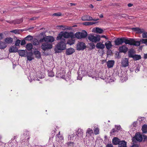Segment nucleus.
<instances>
[{
  "label": "nucleus",
  "mask_w": 147,
  "mask_h": 147,
  "mask_svg": "<svg viewBox=\"0 0 147 147\" xmlns=\"http://www.w3.org/2000/svg\"><path fill=\"white\" fill-rule=\"evenodd\" d=\"M70 34L69 38H71V40H74V41L75 40L76 37L75 35H74L73 33L72 32H70Z\"/></svg>",
  "instance_id": "c9c22d12"
},
{
  "label": "nucleus",
  "mask_w": 147,
  "mask_h": 147,
  "mask_svg": "<svg viewBox=\"0 0 147 147\" xmlns=\"http://www.w3.org/2000/svg\"><path fill=\"white\" fill-rule=\"evenodd\" d=\"M45 42H52L55 40L54 38L52 36H46L45 37Z\"/></svg>",
  "instance_id": "1a4fd4ad"
},
{
  "label": "nucleus",
  "mask_w": 147,
  "mask_h": 147,
  "mask_svg": "<svg viewBox=\"0 0 147 147\" xmlns=\"http://www.w3.org/2000/svg\"><path fill=\"white\" fill-rule=\"evenodd\" d=\"M93 133V130L90 128H88L86 131V134H88L89 135H91Z\"/></svg>",
  "instance_id": "79ce46f5"
},
{
  "label": "nucleus",
  "mask_w": 147,
  "mask_h": 147,
  "mask_svg": "<svg viewBox=\"0 0 147 147\" xmlns=\"http://www.w3.org/2000/svg\"><path fill=\"white\" fill-rule=\"evenodd\" d=\"M120 141V140L117 137L114 138L112 140V143L114 145H118Z\"/></svg>",
  "instance_id": "a211bd4d"
},
{
  "label": "nucleus",
  "mask_w": 147,
  "mask_h": 147,
  "mask_svg": "<svg viewBox=\"0 0 147 147\" xmlns=\"http://www.w3.org/2000/svg\"><path fill=\"white\" fill-rule=\"evenodd\" d=\"M128 50V48L125 45H123L119 47V50L120 53H126Z\"/></svg>",
  "instance_id": "6e6552de"
},
{
  "label": "nucleus",
  "mask_w": 147,
  "mask_h": 147,
  "mask_svg": "<svg viewBox=\"0 0 147 147\" xmlns=\"http://www.w3.org/2000/svg\"><path fill=\"white\" fill-rule=\"evenodd\" d=\"M63 41L58 43L55 49L56 53H59L61 51L66 49V44Z\"/></svg>",
  "instance_id": "f03ea898"
},
{
  "label": "nucleus",
  "mask_w": 147,
  "mask_h": 147,
  "mask_svg": "<svg viewBox=\"0 0 147 147\" xmlns=\"http://www.w3.org/2000/svg\"><path fill=\"white\" fill-rule=\"evenodd\" d=\"M132 30L137 32L138 33H142L141 30L138 28H131Z\"/></svg>",
  "instance_id": "72a5a7b5"
},
{
  "label": "nucleus",
  "mask_w": 147,
  "mask_h": 147,
  "mask_svg": "<svg viewBox=\"0 0 147 147\" xmlns=\"http://www.w3.org/2000/svg\"><path fill=\"white\" fill-rule=\"evenodd\" d=\"M131 147H138V145L137 144H134Z\"/></svg>",
  "instance_id": "338daca9"
},
{
  "label": "nucleus",
  "mask_w": 147,
  "mask_h": 147,
  "mask_svg": "<svg viewBox=\"0 0 147 147\" xmlns=\"http://www.w3.org/2000/svg\"><path fill=\"white\" fill-rule=\"evenodd\" d=\"M144 58L145 59H147V53L144 54Z\"/></svg>",
  "instance_id": "774afa93"
},
{
  "label": "nucleus",
  "mask_w": 147,
  "mask_h": 147,
  "mask_svg": "<svg viewBox=\"0 0 147 147\" xmlns=\"http://www.w3.org/2000/svg\"><path fill=\"white\" fill-rule=\"evenodd\" d=\"M27 58L28 60L30 61L33 59V58L32 57V56H27Z\"/></svg>",
  "instance_id": "4d7b16f0"
},
{
  "label": "nucleus",
  "mask_w": 147,
  "mask_h": 147,
  "mask_svg": "<svg viewBox=\"0 0 147 147\" xmlns=\"http://www.w3.org/2000/svg\"><path fill=\"white\" fill-rule=\"evenodd\" d=\"M76 38L78 39H81L80 32H77L75 34Z\"/></svg>",
  "instance_id": "4c0bfd02"
},
{
  "label": "nucleus",
  "mask_w": 147,
  "mask_h": 147,
  "mask_svg": "<svg viewBox=\"0 0 147 147\" xmlns=\"http://www.w3.org/2000/svg\"><path fill=\"white\" fill-rule=\"evenodd\" d=\"M68 146H74V142H68L66 143Z\"/></svg>",
  "instance_id": "a19ab883"
},
{
  "label": "nucleus",
  "mask_w": 147,
  "mask_h": 147,
  "mask_svg": "<svg viewBox=\"0 0 147 147\" xmlns=\"http://www.w3.org/2000/svg\"><path fill=\"white\" fill-rule=\"evenodd\" d=\"M18 53L20 56L22 57H26L27 54V50H20L19 51Z\"/></svg>",
  "instance_id": "2eb2a0df"
},
{
  "label": "nucleus",
  "mask_w": 147,
  "mask_h": 147,
  "mask_svg": "<svg viewBox=\"0 0 147 147\" xmlns=\"http://www.w3.org/2000/svg\"><path fill=\"white\" fill-rule=\"evenodd\" d=\"M96 23V22H85L83 23V24L85 26H90V25H92L93 24H94Z\"/></svg>",
  "instance_id": "f704fd0d"
},
{
  "label": "nucleus",
  "mask_w": 147,
  "mask_h": 147,
  "mask_svg": "<svg viewBox=\"0 0 147 147\" xmlns=\"http://www.w3.org/2000/svg\"><path fill=\"white\" fill-rule=\"evenodd\" d=\"M20 42V40L18 39L16 41L15 45L16 46H18L19 45Z\"/></svg>",
  "instance_id": "3c124183"
},
{
  "label": "nucleus",
  "mask_w": 147,
  "mask_h": 147,
  "mask_svg": "<svg viewBox=\"0 0 147 147\" xmlns=\"http://www.w3.org/2000/svg\"><path fill=\"white\" fill-rule=\"evenodd\" d=\"M86 47L85 44L83 42H78L77 44L76 49L77 50H83Z\"/></svg>",
  "instance_id": "423d86ee"
},
{
  "label": "nucleus",
  "mask_w": 147,
  "mask_h": 147,
  "mask_svg": "<svg viewBox=\"0 0 147 147\" xmlns=\"http://www.w3.org/2000/svg\"><path fill=\"white\" fill-rule=\"evenodd\" d=\"M96 48L99 49H103L105 48V45L101 42H98L96 45Z\"/></svg>",
  "instance_id": "4468645a"
},
{
  "label": "nucleus",
  "mask_w": 147,
  "mask_h": 147,
  "mask_svg": "<svg viewBox=\"0 0 147 147\" xmlns=\"http://www.w3.org/2000/svg\"><path fill=\"white\" fill-rule=\"evenodd\" d=\"M22 31V30H15L11 31V32L16 34H20Z\"/></svg>",
  "instance_id": "7c9ffc66"
},
{
  "label": "nucleus",
  "mask_w": 147,
  "mask_h": 147,
  "mask_svg": "<svg viewBox=\"0 0 147 147\" xmlns=\"http://www.w3.org/2000/svg\"><path fill=\"white\" fill-rule=\"evenodd\" d=\"M52 44L46 42L43 43L41 46V49L44 51L52 49Z\"/></svg>",
  "instance_id": "39448f33"
},
{
  "label": "nucleus",
  "mask_w": 147,
  "mask_h": 147,
  "mask_svg": "<svg viewBox=\"0 0 147 147\" xmlns=\"http://www.w3.org/2000/svg\"><path fill=\"white\" fill-rule=\"evenodd\" d=\"M39 43H42L44 42H45V37H43V38L40 39L39 40Z\"/></svg>",
  "instance_id": "603ef678"
},
{
  "label": "nucleus",
  "mask_w": 147,
  "mask_h": 147,
  "mask_svg": "<svg viewBox=\"0 0 147 147\" xmlns=\"http://www.w3.org/2000/svg\"><path fill=\"white\" fill-rule=\"evenodd\" d=\"M142 36L143 38H147V32H144L143 33Z\"/></svg>",
  "instance_id": "6e6d98bb"
},
{
  "label": "nucleus",
  "mask_w": 147,
  "mask_h": 147,
  "mask_svg": "<svg viewBox=\"0 0 147 147\" xmlns=\"http://www.w3.org/2000/svg\"><path fill=\"white\" fill-rule=\"evenodd\" d=\"M70 34V32H61L58 34L56 39L57 40H62L65 41V38H69Z\"/></svg>",
  "instance_id": "7ed1b4c3"
},
{
  "label": "nucleus",
  "mask_w": 147,
  "mask_h": 147,
  "mask_svg": "<svg viewBox=\"0 0 147 147\" xmlns=\"http://www.w3.org/2000/svg\"><path fill=\"white\" fill-rule=\"evenodd\" d=\"M132 58L134 60L137 61L140 60L141 58L140 55H134Z\"/></svg>",
  "instance_id": "bb28decb"
},
{
  "label": "nucleus",
  "mask_w": 147,
  "mask_h": 147,
  "mask_svg": "<svg viewBox=\"0 0 147 147\" xmlns=\"http://www.w3.org/2000/svg\"><path fill=\"white\" fill-rule=\"evenodd\" d=\"M114 64V61L113 60H109L107 62V67L109 68L113 67Z\"/></svg>",
  "instance_id": "6ab92c4d"
},
{
  "label": "nucleus",
  "mask_w": 147,
  "mask_h": 147,
  "mask_svg": "<svg viewBox=\"0 0 147 147\" xmlns=\"http://www.w3.org/2000/svg\"><path fill=\"white\" fill-rule=\"evenodd\" d=\"M3 34L2 33L0 34V40L3 39Z\"/></svg>",
  "instance_id": "69168bd1"
},
{
  "label": "nucleus",
  "mask_w": 147,
  "mask_h": 147,
  "mask_svg": "<svg viewBox=\"0 0 147 147\" xmlns=\"http://www.w3.org/2000/svg\"><path fill=\"white\" fill-rule=\"evenodd\" d=\"M33 55L32 52V51H30L29 52H27V54L26 56L27 57V56H32Z\"/></svg>",
  "instance_id": "864d4df0"
},
{
  "label": "nucleus",
  "mask_w": 147,
  "mask_h": 147,
  "mask_svg": "<svg viewBox=\"0 0 147 147\" xmlns=\"http://www.w3.org/2000/svg\"><path fill=\"white\" fill-rule=\"evenodd\" d=\"M33 38L32 36L30 35H28L25 38L26 40H31Z\"/></svg>",
  "instance_id": "49530a36"
},
{
  "label": "nucleus",
  "mask_w": 147,
  "mask_h": 147,
  "mask_svg": "<svg viewBox=\"0 0 147 147\" xmlns=\"http://www.w3.org/2000/svg\"><path fill=\"white\" fill-rule=\"evenodd\" d=\"M26 48L29 51L31 50L33 48L32 45L31 43H28L26 45Z\"/></svg>",
  "instance_id": "c85d7f7f"
},
{
  "label": "nucleus",
  "mask_w": 147,
  "mask_h": 147,
  "mask_svg": "<svg viewBox=\"0 0 147 147\" xmlns=\"http://www.w3.org/2000/svg\"><path fill=\"white\" fill-rule=\"evenodd\" d=\"M82 19L83 21H97L98 20V19H93L91 16L87 15L83 16L82 18Z\"/></svg>",
  "instance_id": "0eeeda50"
},
{
  "label": "nucleus",
  "mask_w": 147,
  "mask_h": 147,
  "mask_svg": "<svg viewBox=\"0 0 147 147\" xmlns=\"http://www.w3.org/2000/svg\"><path fill=\"white\" fill-rule=\"evenodd\" d=\"M105 45L107 49L108 50L110 49L112 47L111 42L110 41H107L105 43Z\"/></svg>",
  "instance_id": "dca6fc26"
},
{
  "label": "nucleus",
  "mask_w": 147,
  "mask_h": 147,
  "mask_svg": "<svg viewBox=\"0 0 147 147\" xmlns=\"http://www.w3.org/2000/svg\"><path fill=\"white\" fill-rule=\"evenodd\" d=\"M80 34L81 38H86L87 35V32L85 30L82 31V32H80Z\"/></svg>",
  "instance_id": "393cba45"
},
{
  "label": "nucleus",
  "mask_w": 147,
  "mask_h": 147,
  "mask_svg": "<svg viewBox=\"0 0 147 147\" xmlns=\"http://www.w3.org/2000/svg\"><path fill=\"white\" fill-rule=\"evenodd\" d=\"M34 55L36 56V57L38 59L40 58L41 57L40 53L39 51H35L34 52Z\"/></svg>",
  "instance_id": "4be33fe9"
},
{
  "label": "nucleus",
  "mask_w": 147,
  "mask_h": 147,
  "mask_svg": "<svg viewBox=\"0 0 147 147\" xmlns=\"http://www.w3.org/2000/svg\"><path fill=\"white\" fill-rule=\"evenodd\" d=\"M39 42L36 39H34L33 40V44L35 45H38L39 44Z\"/></svg>",
  "instance_id": "a18cd8bd"
},
{
  "label": "nucleus",
  "mask_w": 147,
  "mask_h": 147,
  "mask_svg": "<svg viewBox=\"0 0 147 147\" xmlns=\"http://www.w3.org/2000/svg\"><path fill=\"white\" fill-rule=\"evenodd\" d=\"M95 31L97 33H102L103 31L102 29L99 28L97 27L96 28Z\"/></svg>",
  "instance_id": "2f4dec72"
},
{
  "label": "nucleus",
  "mask_w": 147,
  "mask_h": 147,
  "mask_svg": "<svg viewBox=\"0 0 147 147\" xmlns=\"http://www.w3.org/2000/svg\"><path fill=\"white\" fill-rule=\"evenodd\" d=\"M126 142L125 141H120L118 146L119 147H126Z\"/></svg>",
  "instance_id": "aec40b11"
},
{
  "label": "nucleus",
  "mask_w": 147,
  "mask_h": 147,
  "mask_svg": "<svg viewBox=\"0 0 147 147\" xmlns=\"http://www.w3.org/2000/svg\"><path fill=\"white\" fill-rule=\"evenodd\" d=\"M48 75L49 77H53L54 76V74L52 71L49 70L48 71Z\"/></svg>",
  "instance_id": "e433bc0d"
},
{
  "label": "nucleus",
  "mask_w": 147,
  "mask_h": 147,
  "mask_svg": "<svg viewBox=\"0 0 147 147\" xmlns=\"http://www.w3.org/2000/svg\"><path fill=\"white\" fill-rule=\"evenodd\" d=\"M115 45H122L123 42L125 44H128L130 45H134L136 46H139L140 45V41L138 40H135L132 38H129V39H126L125 37L118 38L116 39L114 41Z\"/></svg>",
  "instance_id": "f257e3e1"
},
{
  "label": "nucleus",
  "mask_w": 147,
  "mask_h": 147,
  "mask_svg": "<svg viewBox=\"0 0 147 147\" xmlns=\"http://www.w3.org/2000/svg\"><path fill=\"white\" fill-rule=\"evenodd\" d=\"M129 64L128 59L125 58L121 61V64L123 67H125L128 66Z\"/></svg>",
  "instance_id": "9d476101"
},
{
  "label": "nucleus",
  "mask_w": 147,
  "mask_h": 147,
  "mask_svg": "<svg viewBox=\"0 0 147 147\" xmlns=\"http://www.w3.org/2000/svg\"><path fill=\"white\" fill-rule=\"evenodd\" d=\"M7 46L5 42L1 41H0V49H4Z\"/></svg>",
  "instance_id": "5701e85b"
},
{
  "label": "nucleus",
  "mask_w": 147,
  "mask_h": 147,
  "mask_svg": "<svg viewBox=\"0 0 147 147\" xmlns=\"http://www.w3.org/2000/svg\"><path fill=\"white\" fill-rule=\"evenodd\" d=\"M94 134H98L99 133V130L97 128H95L94 130Z\"/></svg>",
  "instance_id": "8fccbe9b"
},
{
  "label": "nucleus",
  "mask_w": 147,
  "mask_h": 147,
  "mask_svg": "<svg viewBox=\"0 0 147 147\" xmlns=\"http://www.w3.org/2000/svg\"><path fill=\"white\" fill-rule=\"evenodd\" d=\"M107 147H113V146L111 144H109L107 145Z\"/></svg>",
  "instance_id": "052dcab7"
},
{
  "label": "nucleus",
  "mask_w": 147,
  "mask_h": 147,
  "mask_svg": "<svg viewBox=\"0 0 147 147\" xmlns=\"http://www.w3.org/2000/svg\"><path fill=\"white\" fill-rule=\"evenodd\" d=\"M135 139L137 141L139 142H141L142 141L143 138L142 136L140 133H138L136 134L135 136Z\"/></svg>",
  "instance_id": "9b49d317"
},
{
  "label": "nucleus",
  "mask_w": 147,
  "mask_h": 147,
  "mask_svg": "<svg viewBox=\"0 0 147 147\" xmlns=\"http://www.w3.org/2000/svg\"><path fill=\"white\" fill-rule=\"evenodd\" d=\"M61 15V13L60 12L55 13L53 14L52 15L53 16H59Z\"/></svg>",
  "instance_id": "09e8293b"
},
{
  "label": "nucleus",
  "mask_w": 147,
  "mask_h": 147,
  "mask_svg": "<svg viewBox=\"0 0 147 147\" xmlns=\"http://www.w3.org/2000/svg\"><path fill=\"white\" fill-rule=\"evenodd\" d=\"M82 79V77H81V76H80L79 75L77 77V79L81 80Z\"/></svg>",
  "instance_id": "680f3d73"
},
{
  "label": "nucleus",
  "mask_w": 147,
  "mask_h": 147,
  "mask_svg": "<svg viewBox=\"0 0 147 147\" xmlns=\"http://www.w3.org/2000/svg\"><path fill=\"white\" fill-rule=\"evenodd\" d=\"M60 73H59L60 75L59 76L61 78H65V71H61Z\"/></svg>",
  "instance_id": "473e14b6"
},
{
  "label": "nucleus",
  "mask_w": 147,
  "mask_h": 147,
  "mask_svg": "<svg viewBox=\"0 0 147 147\" xmlns=\"http://www.w3.org/2000/svg\"><path fill=\"white\" fill-rule=\"evenodd\" d=\"M30 76L32 80H36V78H37L36 76L35 75H34L32 74H30Z\"/></svg>",
  "instance_id": "37998d69"
},
{
  "label": "nucleus",
  "mask_w": 147,
  "mask_h": 147,
  "mask_svg": "<svg viewBox=\"0 0 147 147\" xmlns=\"http://www.w3.org/2000/svg\"><path fill=\"white\" fill-rule=\"evenodd\" d=\"M75 42V41H74V40H71L70 39L69 40L68 42L67 43L68 44H70V45H72L74 44Z\"/></svg>",
  "instance_id": "c03bdc74"
},
{
  "label": "nucleus",
  "mask_w": 147,
  "mask_h": 147,
  "mask_svg": "<svg viewBox=\"0 0 147 147\" xmlns=\"http://www.w3.org/2000/svg\"><path fill=\"white\" fill-rule=\"evenodd\" d=\"M128 55L129 57L133 58L134 55V50L133 49H130L128 51Z\"/></svg>",
  "instance_id": "b1692460"
},
{
  "label": "nucleus",
  "mask_w": 147,
  "mask_h": 147,
  "mask_svg": "<svg viewBox=\"0 0 147 147\" xmlns=\"http://www.w3.org/2000/svg\"><path fill=\"white\" fill-rule=\"evenodd\" d=\"M117 131V130L115 129H113L110 133L111 135H115V132Z\"/></svg>",
  "instance_id": "58836bf2"
},
{
  "label": "nucleus",
  "mask_w": 147,
  "mask_h": 147,
  "mask_svg": "<svg viewBox=\"0 0 147 147\" xmlns=\"http://www.w3.org/2000/svg\"><path fill=\"white\" fill-rule=\"evenodd\" d=\"M142 129L143 133H147V125H143L142 126Z\"/></svg>",
  "instance_id": "a878e982"
},
{
  "label": "nucleus",
  "mask_w": 147,
  "mask_h": 147,
  "mask_svg": "<svg viewBox=\"0 0 147 147\" xmlns=\"http://www.w3.org/2000/svg\"><path fill=\"white\" fill-rule=\"evenodd\" d=\"M100 78L101 79H102L103 80H104L106 79V77L104 76H101Z\"/></svg>",
  "instance_id": "0e129e2a"
},
{
  "label": "nucleus",
  "mask_w": 147,
  "mask_h": 147,
  "mask_svg": "<svg viewBox=\"0 0 147 147\" xmlns=\"http://www.w3.org/2000/svg\"><path fill=\"white\" fill-rule=\"evenodd\" d=\"M18 49L15 46H13L10 47L9 49V51L10 53H16L17 52Z\"/></svg>",
  "instance_id": "f3484780"
},
{
  "label": "nucleus",
  "mask_w": 147,
  "mask_h": 147,
  "mask_svg": "<svg viewBox=\"0 0 147 147\" xmlns=\"http://www.w3.org/2000/svg\"><path fill=\"white\" fill-rule=\"evenodd\" d=\"M119 16L123 18L128 17V16L127 14L125 13H120L119 15Z\"/></svg>",
  "instance_id": "de8ad7c7"
},
{
  "label": "nucleus",
  "mask_w": 147,
  "mask_h": 147,
  "mask_svg": "<svg viewBox=\"0 0 147 147\" xmlns=\"http://www.w3.org/2000/svg\"><path fill=\"white\" fill-rule=\"evenodd\" d=\"M140 42H141L142 43L145 44L147 45V39H142L140 40Z\"/></svg>",
  "instance_id": "ea45409f"
},
{
  "label": "nucleus",
  "mask_w": 147,
  "mask_h": 147,
  "mask_svg": "<svg viewBox=\"0 0 147 147\" xmlns=\"http://www.w3.org/2000/svg\"><path fill=\"white\" fill-rule=\"evenodd\" d=\"M83 134V132L82 130L80 129H78L76 134V135H77L78 137H80L81 136H82V135Z\"/></svg>",
  "instance_id": "cd10ccee"
},
{
  "label": "nucleus",
  "mask_w": 147,
  "mask_h": 147,
  "mask_svg": "<svg viewBox=\"0 0 147 147\" xmlns=\"http://www.w3.org/2000/svg\"><path fill=\"white\" fill-rule=\"evenodd\" d=\"M88 39L90 41L94 43H96L100 40V36L99 34L96 35V36L90 34L88 37Z\"/></svg>",
  "instance_id": "20e7f679"
},
{
  "label": "nucleus",
  "mask_w": 147,
  "mask_h": 147,
  "mask_svg": "<svg viewBox=\"0 0 147 147\" xmlns=\"http://www.w3.org/2000/svg\"><path fill=\"white\" fill-rule=\"evenodd\" d=\"M71 76L69 73H67L66 74L65 80L66 81L69 82V84L74 82L73 81L71 80Z\"/></svg>",
  "instance_id": "f8f14e48"
},
{
  "label": "nucleus",
  "mask_w": 147,
  "mask_h": 147,
  "mask_svg": "<svg viewBox=\"0 0 147 147\" xmlns=\"http://www.w3.org/2000/svg\"><path fill=\"white\" fill-rule=\"evenodd\" d=\"M90 47H91V49H93L95 47V45L93 43H91L90 44Z\"/></svg>",
  "instance_id": "5fc2aeb1"
},
{
  "label": "nucleus",
  "mask_w": 147,
  "mask_h": 147,
  "mask_svg": "<svg viewBox=\"0 0 147 147\" xmlns=\"http://www.w3.org/2000/svg\"><path fill=\"white\" fill-rule=\"evenodd\" d=\"M5 43L10 44L12 43L13 39L11 37H7L5 38Z\"/></svg>",
  "instance_id": "412c9836"
},
{
  "label": "nucleus",
  "mask_w": 147,
  "mask_h": 147,
  "mask_svg": "<svg viewBox=\"0 0 147 147\" xmlns=\"http://www.w3.org/2000/svg\"><path fill=\"white\" fill-rule=\"evenodd\" d=\"M37 19V18L36 17H34L33 18H32L30 19V20H36Z\"/></svg>",
  "instance_id": "e2e57ef3"
},
{
  "label": "nucleus",
  "mask_w": 147,
  "mask_h": 147,
  "mask_svg": "<svg viewBox=\"0 0 147 147\" xmlns=\"http://www.w3.org/2000/svg\"><path fill=\"white\" fill-rule=\"evenodd\" d=\"M26 44V41L25 40H22L21 43V45H24Z\"/></svg>",
  "instance_id": "13d9d810"
},
{
  "label": "nucleus",
  "mask_w": 147,
  "mask_h": 147,
  "mask_svg": "<svg viewBox=\"0 0 147 147\" xmlns=\"http://www.w3.org/2000/svg\"><path fill=\"white\" fill-rule=\"evenodd\" d=\"M74 52V49L73 48H70L67 49L65 54L66 55H69L72 54Z\"/></svg>",
  "instance_id": "ddd939ff"
},
{
  "label": "nucleus",
  "mask_w": 147,
  "mask_h": 147,
  "mask_svg": "<svg viewBox=\"0 0 147 147\" xmlns=\"http://www.w3.org/2000/svg\"><path fill=\"white\" fill-rule=\"evenodd\" d=\"M57 27L59 28L60 29H62V30H65V28L63 26H57Z\"/></svg>",
  "instance_id": "bf43d9fd"
},
{
  "label": "nucleus",
  "mask_w": 147,
  "mask_h": 147,
  "mask_svg": "<svg viewBox=\"0 0 147 147\" xmlns=\"http://www.w3.org/2000/svg\"><path fill=\"white\" fill-rule=\"evenodd\" d=\"M22 21L23 20L22 19H18L15 21H13L12 23L14 24H19L22 22Z\"/></svg>",
  "instance_id": "c756f323"
}]
</instances>
